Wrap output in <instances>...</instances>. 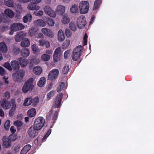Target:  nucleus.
Masks as SVG:
<instances>
[{
    "label": "nucleus",
    "instance_id": "1",
    "mask_svg": "<svg viewBox=\"0 0 154 154\" xmlns=\"http://www.w3.org/2000/svg\"><path fill=\"white\" fill-rule=\"evenodd\" d=\"M90 8V4L86 1H81L79 4V8L80 13L85 14L87 13Z\"/></svg>",
    "mask_w": 154,
    "mask_h": 154
},
{
    "label": "nucleus",
    "instance_id": "2",
    "mask_svg": "<svg viewBox=\"0 0 154 154\" xmlns=\"http://www.w3.org/2000/svg\"><path fill=\"white\" fill-rule=\"evenodd\" d=\"M33 84V79L29 78L23 85L22 88V91L24 93H26L29 91H31L34 87Z\"/></svg>",
    "mask_w": 154,
    "mask_h": 154
},
{
    "label": "nucleus",
    "instance_id": "3",
    "mask_svg": "<svg viewBox=\"0 0 154 154\" xmlns=\"http://www.w3.org/2000/svg\"><path fill=\"white\" fill-rule=\"evenodd\" d=\"M3 66L10 71L13 69L18 70L20 68L18 62L16 60L12 61L10 63L8 62H6L4 64Z\"/></svg>",
    "mask_w": 154,
    "mask_h": 154
},
{
    "label": "nucleus",
    "instance_id": "4",
    "mask_svg": "<svg viewBox=\"0 0 154 154\" xmlns=\"http://www.w3.org/2000/svg\"><path fill=\"white\" fill-rule=\"evenodd\" d=\"M45 119L43 117H39L35 119L33 127L37 130H40L44 126Z\"/></svg>",
    "mask_w": 154,
    "mask_h": 154
},
{
    "label": "nucleus",
    "instance_id": "5",
    "mask_svg": "<svg viewBox=\"0 0 154 154\" xmlns=\"http://www.w3.org/2000/svg\"><path fill=\"white\" fill-rule=\"evenodd\" d=\"M5 16L3 17V21L5 22H9V20L8 17L12 18L14 17V12L11 9L7 8L5 9L4 11Z\"/></svg>",
    "mask_w": 154,
    "mask_h": 154
},
{
    "label": "nucleus",
    "instance_id": "6",
    "mask_svg": "<svg viewBox=\"0 0 154 154\" xmlns=\"http://www.w3.org/2000/svg\"><path fill=\"white\" fill-rule=\"evenodd\" d=\"M82 49V46H79L74 49L72 55V59L76 61L80 58Z\"/></svg>",
    "mask_w": 154,
    "mask_h": 154
},
{
    "label": "nucleus",
    "instance_id": "7",
    "mask_svg": "<svg viewBox=\"0 0 154 154\" xmlns=\"http://www.w3.org/2000/svg\"><path fill=\"white\" fill-rule=\"evenodd\" d=\"M25 72L24 71L20 70L18 72H15L12 75V77L14 81L21 82L24 76Z\"/></svg>",
    "mask_w": 154,
    "mask_h": 154
},
{
    "label": "nucleus",
    "instance_id": "8",
    "mask_svg": "<svg viewBox=\"0 0 154 154\" xmlns=\"http://www.w3.org/2000/svg\"><path fill=\"white\" fill-rule=\"evenodd\" d=\"M59 73V71L57 69H53L49 72L48 75V78L49 80H54L56 79Z\"/></svg>",
    "mask_w": 154,
    "mask_h": 154
},
{
    "label": "nucleus",
    "instance_id": "9",
    "mask_svg": "<svg viewBox=\"0 0 154 154\" xmlns=\"http://www.w3.org/2000/svg\"><path fill=\"white\" fill-rule=\"evenodd\" d=\"M24 27L25 26L23 24L20 23H16L11 24L10 29L17 31L22 30Z\"/></svg>",
    "mask_w": 154,
    "mask_h": 154
},
{
    "label": "nucleus",
    "instance_id": "10",
    "mask_svg": "<svg viewBox=\"0 0 154 154\" xmlns=\"http://www.w3.org/2000/svg\"><path fill=\"white\" fill-rule=\"evenodd\" d=\"M63 96L62 93H60L57 95L53 102V105L54 107L59 108L60 107Z\"/></svg>",
    "mask_w": 154,
    "mask_h": 154
},
{
    "label": "nucleus",
    "instance_id": "11",
    "mask_svg": "<svg viewBox=\"0 0 154 154\" xmlns=\"http://www.w3.org/2000/svg\"><path fill=\"white\" fill-rule=\"evenodd\" d=\"M77 24L79 28L82 29L83 27L86 24L85 17L83 16L79 17L77 20Z\"/></svg>",
    "mask_w": 154,
    "mask_h": 154
},
{
    "label": "nucleus",
    "instance_id": "12",
    "mask_svg": "<svg viewBox=\"0 0 154 154\" xmlns=\"http://www.w3.org/2000/svg\"><path fill=\"white\" fill-rule=\"evenodd\" d=\"M44 11L45 14L48 16L55 18L56 17V15L55 12L50 7L48 6H46L44 9Z\"/></svg>",
    "mask_w": 154,
    "mask_h": 154
},
{
    "label": "nucleus",
    "instance_id": "13",
    "mask_svg": "<svg viewBox=\"0 0 154 154\" xmlns=\"http://www.w3.org/2000/svg\"><path fill=\"white\" fill-rule=\"evenodd\" d=\"M1 106L5 109H10L11 104V101L10 102L6 99H3L0 101Z\"/></svg>",
    "mask_w": 154,
    "mask_h": 154
},
{
    "label": "nucleus",
    "instance_id": "14",
    "mask_svg": "<svg viewBox=\"0 0 154 154\" xmlns=\"http://www.w3.org/2000/svg\"><path fill=\"white\" fill-rule=\"evenodd\" d=\"M26 33L23 31H20L17 33L15 35L14 38L15 41L20 42L24 37L26 36Z\"/></svg>",
    "mask_w": 154,
    "mask_h": 154
},
{
    "label": "nucleus",
    "instance_id": "15",
    "mask_svg": "<svg viewBox=\"0 0 154 154\" xmlns=\"http://www.w3.org/2000/svg\"><path fill=\"white\" fill-rule=\"evenodd\" d=\"M0 75L3 76V78L5 80V83L8 84L9 82L8 80V74L5 69L1 66H0Z\"/></svg>",
    "mask_w": 154,
    "mask_h": 154
},
{
    "label": "nucleus",
    "instance_id": "16",
    "mask_svg": "<svg viewBox=\"0 0 154 154\" xmlns=\"http://www.w3.org/2000/svg\"><path fill=\"white\" fill-rule=\"evenodd\" d=\"M65 7L61 5H59L55 9V12L58 14L62 15L65 11Z\"/></svg>",
    "mask_w": 154,
    "mask_h": 154
},
{
    "label": "nucleus",
    "instance_id": "17",
    "mask_svg": "<svg viewBox=\"0 0 154 154\" xmlns=\"http://www.w3.org/2000/svg\"><path fill=\"white\" fill-rule=\"evenodd\" d=\"M42 32L45 35L51 38L54 36V34L51 30L46 28H43L41 29Z\"/></svg>",
    "mask_w": 154,
    "mask_h": 154
},
{
    "label": "nucleus",
    "instance_id": "18",
    "mask_svg": "<svg viewBox=\"0 0 154 154\" xmlns=\"http://www.w3.org/2000/svg\"><path fill=\"white\" fill-rule=\"evenodd\" d=\"M3 146L5 148H8L11 145V143L8 137L4 136L2 139Z\"/></svg>",
    "mask_w": 154,
    "mask_h": 154
},
{
    "label": "nucleus",
    "instance_id": "19",
    "mask_svg": "<svg viewBox=\"0 0 154 154\" xmlns=\"http://www.w3.org/2000/svg\"><path fill=\"white\" fill-rule=\"evenodd\" d=\"M18 60L19 62L21 67L22 68L26 67L29 63L28 60L24 59L22 57L19 58L18 59Z\"/></svg>",
    "mask_w": 154,
    "mask_h": 154
},
{
    "label": "nucleus",
    "instance_id": "20",
    "mask_svg": "<svg viewBox=\"0 0 154 154\" xmlns=\"http://www.w3.org/2000/svg\"><path fill=\"white\" fill-rule=\"evenodd\" d=\"M27 8L30 10L37 11L40 9V7L38 5L33 3V4L31 3L29 4L27 6Z\"/></svg>",
    "mask_w": 154,
    "mask_h": 154
},
{
    "label": "nucleus",
    "instance_id": "21",
    "mask_svg": "<svg viewBox=\"0 0 154 154\" xmlns=\"http://www.w3.org/2000/svg\"><path fill=\"white\" fill-rule=\"evenodd\" d=\"M61 21L63 24H67L70 22V18L67 15H64L62 16Z\"/></svg>",
    "mask_w": 154,
    "mask_h": 154
},
{
    "label": "nucleus",
    "instance_id": "22",
    "mask_svg": "<svg viewBox=\"0 0 154 154\" xmlns=\"http://www.w3.org/2000/svg\"><path fill=\"white\" fill-rule=\"evenodd\" d=\"M30 45V41L29 39L25 38H24L21 42L20 43L21 46L23 47H28Z\"/></svg>",
    "mask_w": 154,
    "mask_h": 154
},
{
    "label": "nucleus",
    "instance_id": "23",
    "mask_svg": "<svg viewBox=\"0 0 154 154\" xmlns=\"http://www.w3.org/2000/svg\"><path fill=\"white\" fill-rule=\"evenodd\" d=\"M34 23L36 25L42 27H45L46 25L45 22L43 20L40 19L35 21Z\"/></svg>",
    "mask_w": 154,
    "mask_h": 154
},
{
    "label": "nucleus",
    "instance_id": "24",
    "mask_svg": "<svg viewBox=\"0 0 154 154\" xmlns=\"http://www.w3.org/2000/svg\"><path fill=\"white\" fill-rule=\"evenodd\" d=\"M58 39L60 42H63L65 39V36L63 31L62 30L59 31L57 35Z\"/></svg>",
    "mask_w": 154,
    "mask_h": 154
},
{
    "label": "nucleus",
    "instance_id": "25",
    "mask_svg": "<svg viewBox=\"0 0 154 154\" xmlns=\"http://www.w3.org/2000/svg\"><path fill=\"white\" fill-rule=\"evenodd\" d=\"M21 54L22 57H26L30 54L29 51L27 48L22 49L21 51Z\"/></svg>",
    "mask_w": 154,
    "mask_h": 154
},
{
    "label": "nucleus",
    "instance_id": "26",
    "mask_svg": "<svg viewBox=\"0 0 154 154\" xmlns=\"http://www.w3.org/2000/svg\"><path fill=\"white\" fill-rule=\"evenodd\" d=\"M0 51L3 53H6L8 51L7 46L5 43L2 42L0 43Z\"/></svg>",
    "mask_w": 154,
    "mask_h": 154
},
{
    "label": "nucleus",
    "instance_id": "27",
    "mask_svg": "<svg viewBox=\"0 0 154 154\" xmlns=\"http://www.w3.org/2000/svg\"><path fill=\"white\" fill-rule=\"evenodd\" d=\"M38 130L35 129L33 126L31 127L29 130V135L31 137H34L36 135V131Z\"/></svg>",
    "mask_w": 154,
    "mask_h": 154
},
{
    "label": "nucleus",
    "instance_id": "28",
    "mask_svg": "<svg viewBox=\"0 0 154 154\" xmlns=\"http://www.w3.org/2000/svg\"><path fill=\"white\" fill-rule=\"evenodd\" d=\"M38 42L40 45H45L46 48H49L50 47L49 42L45 40H39Z\"/></svg>",
    "mask_w": 154,
    "mask_h": 154
},
{
    "label": "nucleus",
    "instance_id": "29",
    "mask_svg": "<svg viewBox=\"0 0 154 154\" xmlns=\"http://www.w3.org/2000/svg\"><path fill=\"white\" fill-rule=\"evenodd\" d=\"M37 30L36 29L33 27H31L29 29L28 34L30 36H35L37 34Z\"/></svg>",
    "mask_w": 154,
    "mask_h": 154
},
{
    "label": "nucleus",
    "instance_id": "30",
    "mask_svg": "<svg viewBox=\"0 0 154 154\" xmlns=\"http://www.w3.org/2000/svg\"><path fill=\"white\" fill-rule=\"evenodd\" d=\"M51 55L46 54H42L41 57V59L43 61L47 62L49 61L51 58Z\"/></svg>",
    "mask_w": 154,
    "mask_h": 154
},
{
    "label": "nucleus",
    "instance_id": "31",
    "mask_svg": "<svg viewBox=\"0 0 154 154\" xmlns=\"http://www.w3.org/2000/svg\"><path fill=\"white\" fill-rule=\"evenodd\" d=\"M32 17L31 15L29 14L24 16L23 18L24 22L26 23L27 22H30L32 20Z\"/></svg>",
    "mask_w": 154,
    "mask_h": 154
},
{
    "label": "nucleus",
    "instance_id": "32",
    "mask_svg": "<svg viewBox=\"0 0 154 154\" xmlns=\"http://www.w3.org/2000/svg\"><path fill=\"white\" fill-rule=\"evenodd\" d=\"M66 87V85L65 83L61 82L57 86V91L58 92L62 91L65 90Z\"/></svg>",
    "mask_w": 154,
    "mask_h": 154
},
{
    "label": "nucleus",
    "instance_id": "33",
    "mask_svg": "<svg viewBox=\"0 0 154 154\" xmlns=\"http://www.w3.org/2000/svg\"><path fill=\"white\" fill-rule=\"evenodd\" d=\"M46 80L44 77L40 78L39 81L38 82L37 85L39 87H42L45 86L46 83Z\"/></svg>",
    "mask_w": 154,
    "mask_h": 154
},
{
    "label": "nucleus",
    "instance_id": "34",
    "mask_svg": "<svg viewBox=\"0 0 154 154\" xmlns=\"http://www.w3.org/2000/svg\"><path fill=\"white\" fill-rule=\"evenodd\" d=\"M36 113V110L34 108L30 109L27 112L28 115L31 117H32L35 116Z\"/></svg>",
    "mask_w": 154,
    "mask_h": 154
},
{
    "label": "nucleus",
    "instance_id": "35",
    "mask_svg": "<svg viewBox=\"0 0 154 154\" xmlns=\"http://www.w3.org/2000/svg\"><path fill=\"white\" fill-rule=\"evenodd\" d=\"M4 3L5 5L9 7H13L14 5L13 0H4Z\"/></svg>",
    "mask_w": 154,
    "mask_h": 154
},
{
    "label": "nucleus",
    "instance_id": "36",
    "mask_svg": "<svg viewBox=\"0 0 154 154\" xmlns=\"http://www.w3.org/2000/svg\"><path fill=\"white\" fill-rule=\"evenodd\" d=\"M31 146L29 144L25 146L21 150V154H26L31 149Z\"/></svg>",
    "mask_w": 154,
    "mask_h": 154
},
{
    "label": "nucleus",
    "instance_id": "37",
    "mask_svg": "<svg viewBox=\"0 0 154 154\" xmlns=\"http://www.w3.org/2000/svg\"><path fill=\"white\" fill-rule=\"evenodd\" d=\"M33 72L35 75H39L42 73V69L39 66H37L33 68Z\"/></svg>",
    "mask_w": 154,
    "mask_h": 154
},
{
    "label": "nucleus",
    "instance_id": "38",
    "mask_svg": "<svg viewBox=\"0 0 154 154\" xmlns=\"http://www.w3.org/2000/svg\"><path fill=\"white\" fill-rule=\"evenodd\" d=\"M79 7L76 5H72L70 9V12L73 13H76L78 12Z\"/></svg>",
    "mask_w": 154,
    "mask_h": 154
},
{
    "label": "nucleus",
    "instance_id": "39",
    "mask_svg": "<svg viewBox=\"0 0 154 154\" xmlns=\"http://www.w3.org/2000/svg\"><path fill=\"white\" fill-rule=\"evenodd\" d=\"M101 2V0H96L94 3L93 10H97L99 8Z\"/></svg>",
    "mask_w": 154,
    "mask_h": 154
},
{
    "label": "nucleus",
    "instance_id": "40",
    "mask_svg": "<svg viewBox=\"0 0 154 154\" xmlns=\"http://www.w3.org/2000/svg\"><path fill=\"white\" fill-rule=\"evenodd\" d=\"M32 104V98L28 97L25 99L24 101L23 105L24 106H28Z\"/></svg>",
    "mask_w": 154,
    "mask_h": 154
},
{
    "label": "nucleus",
    "instance_id": "41",
    "mask_svg": "<svg viewBox=\"0 0 154 154\" xmlns=\"http://www.w3.org/2000/svg\"><path fill=\"white\" fill-rule=\"evenodd\" d=\"M46 22L50 26H54L55 24L54 21L52 19L47 17L46 18Z\"/></svg>",
    "mask_w": 154,
    "mask_h": 154
},
{
    "label": "nucleus",
    "instance_id": "42",
    "mask_svg": "<svg viewBox=\"0 0 154 154\" xmlns=\"http://www.w3.org/2000/svg\"><path fill=\"white\" fill-rule=\"evenodd\" d=\"M39 100L38 97H35L33 99H32V104L33 106H36L39 102Z\"/></svg>",
    "mask_w": 154,
    "mask_h": 154
},
{
    "label": "nucleus",
    "instance_id": "43",
    "mask_svg": "<svg viewBox=\"0 0 154 154\" xmlns=\"http://www.w3.org/2000/svg\"><path fill=\"white\" fill-rule=\"evenodd\" d=\"M55 94V91H51L48 92L47 95V100H49L53 97Z\"/></svg>",
    "mask_w": 154,
    "mask_h": 154
},
{
    "label": "nucleus",
    "instance_id": "44",
    "mask_svg": "<svg viewBox=\"0 0 154 154\" xmlns=\"http://www.w3.org/2000/svg\"><path fill=\"white\" fill-rule=\"evenodd\" d=\"M31 49L34 54H36L39 52V50L38 46H37L35 44H33L32 45Z\"/></svg>",
    "mask_w": 154,
    "mask_h": 154
},
{
    "label": "nucleus",
    "instance_id": "45",
    "mask_svg": "<svg viewBox=\"0 0 154 154\" xmlns=\"http://www.w3.org/2000/svg\"><path fill=\"white\" fill-rule=\"evenodd\" d=\"M69 27L72 31H75L77 29V27L75 23L71 22L69 24Z\"/></svg>",
    "mask_w": 154,
    "mask_h": 154
},
{
    "label": "nucleus",
    "instance_id": "46",
    "mask_svg": "<svg viewBox=\"0 0 154 154\" xmlns=\"http://www.w3.org/2000/svg\"><path fill=\"white\" fill-rule=\"evenodd\" d=\"M10 126V121L9 120H7L5 122L4 127L6 130H8Z\"/></svg>",
    "mask_w": 154,
    "mask_h": 154
},
{
    "label": "nucleus",
    "instance_id": "47",
    "mask_svg": "<svg viewBox=\"0 0 154 154\" xmlns=\"http://www.w3.org/2000/svg\"><path fill=\"white\" fill-rule=\"evenodd\" d=\"M11 103L12 104V107L11 109V110L15 111L17 108V105L15 103V102L14 99L11 100Z\"/></svg>",
    "mask_w": 154,
    "mask_h": 154
},
{
    "label": "nucleus",
    "instance_id": "48",
    "mask_svg": "<svg viewBox=\"0 0 154 154\" xmlns=\"http://www.w3.org/2000/svg\"><path fill=\"white\" fill-rule=\"evenodd\" d=\"M43 14V11L41 10H40L38 11H35L33 13V14H34L35 16L39 17L42 16Z\"/></svg>",
    "mask_w": 154,
    "mask_h": 154
},
{
    "label": "nucleus",
    "instance_id": "49",
    "mask_svg": "<svg viewBox=\"0 0 154 154\" xmlns=\"http://www.w3.org/2000/svg\"><path fill=\"white\" fill-rule=\"evenodd\" d=\"M69 70V66L66 65L64 67L62 70V73L63 74H66L68 73Z\"/></svg>",
    "mask_w": 154,
    "mask_h": 154
},
{
    "label": "nucleus",
    "instance_id": "50",
    "mask_svg": "<svg viewBox=\"0 0 154 154\" xmlns=\"http://www.w3.org/2000/svg\"><path fill=\"white\" fill-rule=\"evenodd\" d=\"M60 55L54 54H53V60L54 62H57L60 60Z\"/></svg>",
    "mask_w": 154,
    "mask_h": 154
},
{
    "label": "nucleus",
    "instance_id": "51",
    "mask_svg": "<svg viewBox=\"0 0 154 154\" xmlns=\"http://www.w3.org/2000/svg\"><path fill=\"white\" fill-rule=\"evenodd\" d=\"M65 34L68 37H70L72 35V32L69 29H66L65 30Z\"/></svg>",
    "mask_w": 154,
    "mask_h": 154
},
{
    "label": "nucleus",
    "instance_id": "52",
    "mask_svg": "<svg viewBox=\"0 0 154 154\" xmlns=\"http://www.w3.org/2000/svg\"><path fill=\"white\" fill-rule=\"evenodd\" d=\"M70 41L69 39L66 40L64 42L63 45L66 48L68 47L70 45Z\"/></svg>",
    "mask_w": 154,
    "mask_h": 154
},
{
    "label": "nucleus",
    "instance_id": "53",
    "mask_svg": "<svg viewBox=\"0 0 154 154\" xmlns=\"http://www.w3.org/2000/svg\"><path fill=\"white\" fill-rule=\"evenodd\" d=\"M61 54V48L58 47L57 48L54 52V54L60 55Z\"/></svg>",
    "mask_w": 154,
    "mask_h": 154
},
{
    "label": "nucleus",
    "instance_id": "54",
    "mask_svg": "<svg viewBox=\"0 0 154 154\" xmlns=\"http://www.w3.org/2000/svg\"><path fill=\"white\" fill-rule=\"evenodd\" d=\"M14 125L17 127H20L23 125L22 122L20 121H16L14 122Z\"/></svg>",
    "mask_w": 154,
    "mask_h": 154
},
{
    "label": "nucleus",
    "instance_id": "55",
    "mask_svg": "<svg viewBox=\"0 0 154 154\" xmlns=\"http://www.w3.org/2000/svg\"><path fill=\"white\" fill-rule=\"evenodd\" d=\"M88 36L86 33H85L84 36L83 38V44L84 45H85L87 44V39Z\"/></svg>",
    "mask_w": 154,
    "mask_h": 154
},
{
    "label": "nucleus",
    "instance_id": "56",
    "mask_svg": "<svg viewBox=\"0 0 154 154\" xmlns=\"http://www.w3.org/2000/svg\"><path fill=\"white\" fill-rule=\"evenodd\" d=\"M8 29V26H4L0 27V31L1 32H4L7 30Z\"/></svg>",
    "mask_w": 154,
    "mask_h": 154
},
{
    "label": "nucleus",
    "instance_id": "57",
    "mask_svg": "<svg viewBox=\"0 0 154 154\" xmlns=\"http://www.w3.org/2000/svg\"><path fill=\"white\" fill-rule=\"evenodd\" d=\"M70 51L69 50H67L66 51L64 54V57L66 59L70 55L69 54Z\"/></svg>",
    "mask_w": 154,
    "mask_h": 154
},
{
    "label": "nucleus",
    "instance_id": "58",
    "mask_svg": "<svg viewBox=\"0 0 154 154\" xmlns=\"http://www.w3.org/2000/svg\"><path fill=\"white\" fill-rule=\"evenodd\" d=\"M4 96L7 99H9L10 97V93L8 91H6L4 93Z\"/></svg>",
    "mask_w": 154,
    "mask_h": 154
},
{
    "label": "nucleus",
    "instance_id": "59",
    "mask_svg": "<svg viewBox=\"0 0 154 154\" xmlns=\"http://www.w3.org/2000/svg\"><path fill=\"white\" fill-rule=\"evenodd\" d=\"M41 0H29V2H32L34 4H38L41 2Z\"/></svg>",
    "mask_w": 154,
    "mask_h": 154
},
{
    "label": "nucleus",
    "instance_id": "60",
    "mask_svg": "<svg viewBox=\"0 0 154 154\" xmlns=\"http://www.w3.org/2000/svg\"><path fill=\"white\" fill-rule=\"evenodd\" d=\"M4 113L3 109L0 108V116L1 117H4Z\"/></svg>",
    "mask_w": 154,
    "mask_h": 154
},
{
    "label": "nucleus",
    "instance_id": "61",
    "mask_svg": "<svg viewBox=\"0 0 154 154\" xmlns=\"http://www.w3.org/2000/svg\"><path fill=\"white\" fill-rule=\"evenodd\" d=\"M15 111L11 110V109L9 110V115L10 117H11L13 116L14 114Z\"/></svg>",
    "mask_w": 154,
    "mask_h": 154
},
{
    "label": "nucleus",
    "instance_id": "62",
    "mask_svg": "<svg viewBox=\"0 0 154 154\" xmlns=\"http://www.w3.org/2000/svg\"><path fill=\"white\" fill-rule=\"evenodd\" d=\"M10 131L12 134L14 133L16 131V129L13 126H12L10 128Z\"/></svg>",
    "mask_w": 154,
    "mask_h": 154
},
{
    "label": "nucleus",
    "instance_id": "63",
    "mask_svg": "<svg viewBox=\"0 0 154 154\" xmlns=\"http://www.w3.org/2000/svg\"><path fill=\"white\" fill-rule=\"evenodd\" d=\"M5 16L4 14L2 13L0 14V23L2 21H3V17Z\"/></svg>",
    "mask_w": 154,
    "mask_h": 154
},
{
    "label": "nucleus",
    "instance_id": "64",
    "mask_svg": "<svg viewBox=\"0 0 154 154\" xmlns=\"http://www.w3.org/2000/svg\"><path fill=\"white\" fill-rule=\"evenodd\" d=\"M53 51L49 50H47L46 51V54L51 55L52 54Z\"/></svg>",
    "mask_w": 154,
    "mask_h": 154
}]
</instances>
